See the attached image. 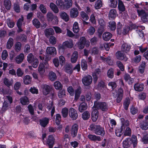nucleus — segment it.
I'll return each instance as SVG.
<instances>
[{"instance_id":"c03bdc74","label":"nucleus","mask_w":148,"mask_h":148,"mask_svg":"<svg viewBox=\"0 0 148 148\" xmlns=\"http://www.w3.org/2000/svg\"><path fill=\"white\" fill-rule=\"evenodd\" d=\"M49 78L51 81H54L57 78V76L56 73L53 72H50L49 74Z\"/></svg>"},{"instance_id":"4d7b16f0","label":"nucleus","mask_w":148,"mask_h":148,"mask_svg":"<svg viewBox=\"0 0 148 148\" xmlns=\"http://www.w3.org/2000/svg\"><path fill=\"white\" fill-rule=\"evenodd\" d=\"M69 110L66 108H64L62 109V116L64 118L66 117L68 114Z\"/></svg>"},{"instance_id":"58836bf2","label":"nucleus","mask_w":148,"mask_h":148,"mask_svg":"<svg viewBox=\"0 0 148 148\" xmlns=\"http://www.w3.org/2000/svg\"><path fill=\"white\" fill-rule=\"evenodd\" d=\"M131 139V141L132 143L134 148H135L137 145L138 140L136 136L134 135H132Z\"/></svg>"},{"instance_id":"e2e57ef3","label":"nucleus","mask_w":148,"mask_h":148,"mask_svg":"<svg viewBox=\"0 0 148 148\" xmlns=\"http://www.w3.org/2000/svg\"><path fill=\"white\" fill-rule=\"evenodd\" d=\"M107 75L110 78H112L114 77V70L113 69H110L108 71Z\"/></svg>"},{"instance_id":"79ce46f5","label":"nucleus","mask_w":148,"mask_h":148,"mask_svg":"<svg viewBox=\"0 0 148 148\" xmlns=\"http://www.w3.org/2000/svg\"><path fill=\"white\" fill-rule=\"evenodd\" d=\"M145 66V62H143L138 68V72L139 73L143 74L144 73Z\"/></svg>"},{"instance_id":"052dcab7","label":"nucleus","mask_w":148,"mask_h":148,"mask_svg":"<svg viewBox=\"0 0 148 148\" xmlns=\"http://www.w3.org/2000/svg\"><path fill=\"white\" fill-rule=\"evenodd\" d=\"M3 82L4 84L8 87H9L12 84V82L6 78H4Z\"/></svg>"},{"instance_id":"774afa93","label":"nucleus","mask_w":148,"mask_h":148,"mask_svg":"<svg viewBox=\"0 0 148 148\" xmlns=\"http://www.w3.org/2000/svg\"><path fill=\"white\" fill-rule=\"evenodd\" d=\"M95 32V28L92 26H90L87 30L88 33L90 35H92Z\"/></svg>"},{"instance_id":"09e8293b","label":"nucleus","mask_w":148,"mask_h":148,"mask_svg":"<svg viewBox=\"0 0 148 148\" xmlns=\"http://www.w3.org/2000/svg\"><path fill=\"white\" fill-rule=\"evenodd\" d=\"M50 7L53 11L55 13H57L59 12V10L57 6L53 3L50 4Z\"/></svg>"},{"instance_id":"49530a36","label":"nucleus","mask_w":148,"mask_h":148,"mask_svg":"<svg viewBox=\"0 0 148 148\" xmlns=\"http://www.w3.org/2000/svg\"><path fill=\"white\" fill-rule=\"evenodd\" d=\"M20 102L22 105H26L28 104L29 100L26 96H24L21 98Z\"/></svg>"},{"instance_id":"603ef678","label":"nucleus","mask_w":148,"mask_h":148,"mask_svg":"<svg viewBox=\"0 0 148 148\" xmlns=\"http://www.w3.org/2000/svg\"><path fill=\"white\" fill-rule=\"evenodd\" d=\"M90 117V114L88 111H85L82 114V118L84 120H88Z\"/></svg>"},{"instance_id":"aec40b11","label":"nucleus","mask_w":148,"mask_h":148,"mask_svg":"<svg viewBox=\"0 0 148 148\" xmlns=\"http://www.w3.org/2000/svg\"><path fill=\"white\" fill-rule=\"evenodd\" d=\"M49 119L47 117L42 118L39 120L40 125L43 127L46 126L49 123Z\"/></svg>"},{"instance_id":"2eb2a0df","label":"nucleus","mask_w":148,"mask_h":148,"mask_svg":"<svg viewBox=\"0 0 148 148\" xmlns=\"http://www.w3.org/2000/svg\"><path fill=\"white\" fill-rule=\"evenodd\" d=\"M54 139L52 135H49L48 138L47 143L49 145V148H52L53 145Z\"/></svg>"},{"instance_id":"338daca9","label":"nucleus","mask_w":148,"mask_h":148,"mask_svg":"<svg viewBox=\"0 0 148 148\" xmlns=\"http://www.w3.org/2000/svg\"><path fill=\"white\" fill-rule=\"evenodd\" d=\"M116 64L117 66L121 70L123 71L124 70V67L122 63L119 61L116 62Z\"/></svg>"},{"instance_id":"bb28decb","label":"nucleus","mask_w":148,"mask_h":148,"mask_svg":"<svg viewBox=\"0 0 148 148\" xmlns=\"http://www.w3.org/2000/svg\"><path fill=\"white\" fill-rule=\"evenodd\" d=\"M99 112L97 110H93L92 113V119L94 122L96 121L98 116Z\"/></svg>"},{"instance_id":"f8f14e48","label":"nucleus","mask_w":148,"mask_h":148,"mask_svg":"<svg viewBox=\"0 0 148 148\" xmlns=\"http://www.w3.org/2000/svg\"><path fill=\"white\" fill-rule=\"evenodd\" d=\"M78 130V126L77 124H74L72 127L71 134L73 137H75L77 135Z\"/></svg>"},{"instance_id":"6ab92c4d","label":"nucleus","mask_w":148,"mask_h":148,"mask_svg":"<svg viewBox=\"0 0 148 148\" xmlns=\"http://www.w3.org/2000/svg\"><path fill=\"white\" fill-rule=\"evenodd\" d=\"M47 18L48 21L56 22L57 20V18L56 16H54L51 12H48L47 14Z\"/></svg>"},{"instance_id":"dca6fc26","label":"nucleus","mask_w":148,"mask_h":148,"mask_svg":"<svg viewBox=\"0 0 148 148\" xmlns=\"http://www.w3.org/2000/svg\"><path fill=\"white\" fill-rule=\"evenodd\" d=\"M123 94V89L121 88H120L118 90V95L116 98V102L117 103H119L121 101Z\"/></svg>"},{"instance_id":"393cba45","label":"nucleus","mask_w":148,"mask_h":148,"mask_svg":"<svg viewBox=\"0 0 148 148\" xmlns=\"http://www.w3.org/2000/svg\"><path fill=\"white\" fill-rule=\"evenodd\" d=\"M144 85L142 84L137 83L134 86V88L136 91L140 92L143 90Z\"/></svg>"},{"instance_id":"4c0bfd02","label":"nucleus","mask_w":148,"mask_h":148,"mask_svg":"<svg viewBox=\"0 0 148 148\" xmlns=\"http://www.w3.org/2000/svg\"><path fill=\"white\" fill-rule=\"evenodd\" d=\"M81 92L82 88L80 86H78L75 90V99L76 100H77L78 99Z\"/></svg>"},{"instance_id":"bf43d9fd","label":"nucleus","mask_w":148,"mask_h":148,"mask_svg":"<svg viewBox=\"0 0 148 148\" xmlns=\"http://www.w3.org/2000/svg\"><path fill=\"white\" fill-rule=\"evenodd\" d=\"M110 3V6L112 8H115L117 7L118 2L117 0H109Z\"/></svg>"},{"instance_id":"de8ad7c7","label":"nucleus","mask_w":148,"mask_h":148,"mask_svg":"<svg viewBox=\"0 0 148 148\" xmlns=\"http://www.w3.org/2000/svg\"><path fill=\"white\" fill-rule=\"evenodd\" d=\"M56 3L61 9H65L64 3L62 0H57L56 1Z\"/></svg>"},{"instance_id":"e433bc0d","label":"nucleus","mask_w":148,"mask_h":148,"mask_svg":"<svg viewBox=\"0 0 148 148\" xmlns=\"http://www.w3.org/2000/svg\"><path fill=\"white\" fill-rule=\"evenodd\" d=\"M112 34L109 32H106L104 33L103 35V39L106 41L109 40L112 37Z\"/></svg>"},{"instance_id":"5701e85b","label":"nucleus","mask_w":148,"mask_h":148,"mask_svg":"<svg viewBox=\"0 0 148 148\" xmlns=\"http://www.w3.org/2000/svg\"><path fill=\"white\" fill-rule=\"evenodd\" d=\"M78 58V53L75 51L73 53L71 58V62L72 63H75L77 60Z\"/></svg>"},{"instance_id":"680f3d73","label":"nucleus","mask_w":148,"mask_h":148,"mask_svg":"<svg viewBox=\"0 0 148 148\" xmlns=\"http://www.w3.org/2000/svg\"><path fill=\"white\" fill-rule=\"evenodd\" d=\"M82 68L83 70L85 71L87 68V62L85 60H82L81 62Z\"/></svg>"},{"instance_id":"f3484780","label":"nucleus","mask_w":148,"mask_h":148,"mask_svg":"<svg viewBox=\"0 0 148 148\" xmlns=\"http://www.w3.org/2000/svg\"><path fill=\"white\" fill-rule=\"evenodd\" d=\"M47 54L52 56L56 54V48L54 47H48L46 49Z\"/></svg>"},{"instance_id":"4be33fe9","label":"nucleus","mask_w":148,"mask_h":148,"mask_svg":"<svg viewBox=\"0 0 148 148\" xmlns=\"http://www.w3.org/2000/svg\"><path fill=\"white\" fill-rule=\"evenodd\" d=\"M78 11L76 8H73L71 10L70 14L71 17L75 18L78 15Z\"/></svg>"},{"instance_id":"c756f323","label":"nucleus","mask_w":148,"mask_h":148,"mask_svg":"<svg viewBox=\"0 0 148 148\" xmlns=\"http://www.w3.org/2000/svg\"><path fill=\"white\" fill-rule=\"evenodd\" d=\"M130 141L131 139L130 138H127L124 140L123 142V148H128L131 144Z\"/></svg>"},{"instance_id":"423d86ee","label":"nucleus","mask_w":148,"mask_h":148,"mask_svg":"<svg viewBox=\"0 0 148 148\" xmlns=\"http://www.w3.org/2000/svg\"><path fill=\"white\" fill-rule=\"evenodd\" d=\"M69 115L73 120H76L78 117V114L77 111L73 108H70L69 110Z\"/></svg>"},{"instance_id":"412c9836","label":"nucleus","mask_w":148,"mask_h":148,"mask_svg":"<svg viewBox=\"0 0 148 148\" xmlns=\"http://www.w3.org/2000/svg\"><path fill=\"white\" fill-rule=\"evenodd\" d=\"M87 137L91 140L94 141H99L101 140L100 136H97L95 135L89 134L88 135Z\"/></svg>"},{"instance_id":"13d9d810","label":"nucleus","mask_w":148,"mask_h":148,"mask_svg":"<svg viewBox=\"0 0 148 148\" xmlns=\"http://www.w3.org/2000/svg\"><path fill=\"white\" fill-rule=\"evenodd\" d=\"M131 130L129 127H127L124 133L123 136H130L131 135Z\"/></svg>"},{"instance_id":"a19ab883","label":"nucleus","mask_w":148,"mask_h":148,"mask_svg":"<svg viewBox=\"0 0 148 148\" xmlns=\"http://www.w3.org/2000/svg\"><path fill=\"white\" fill-rule=\"evenodd\" d=\"M65 3H64L65 9H68L71 8L72 5V0H64Z\"/></svg>"},{"instance_id":"6e6d98bb","label":"nucleus","mask_w":148,"mask_h":148,"mask_svg":"<svg viewBox=\"0 0 148 148\" xmlns=\"http://www.w3.org/2000/svg\"><path fill=\"white\" fill-rule=\"evenodd\" d=\"M102 6V2L101 0H97L95 5V7L96 9H99Z\"/></svg>"},{"instance_id":"f03ea898","label":"nucleus","mask_w":148,"mask_h":148,"mask_svg":"<svg viewBox=\"0 0 148 148\" xmlns=\"http://www.w3.org/2000/svg\"><path fill=\"white\" fill-rule=\"evenodd\" d=\"M94 106L97 109L103 111H107L108 109V104L105 102L95 101L94 102Z\"/></svg>"},{"instance_id":"20e7f679","label":"nucleus","mask_w":148,"mask_h":148,"mask_svg":"<svg viewBox=\"0 0 148 148\" xmlns=\"http://www.w3.org/2000/svg\"><path fill=\"white\" fill-rule=\"evenodd\" d=\"M137 13L139 16L140 17L141 21L144 23H148V12L145 10H137Z\"/></svg>"},{"instance_id":"1a4fd4ad","label":"nucleus","mask_w":148,"mask_h":148,"mask_svg":"<svg viewBox=\"0 0 148 148\" xmlns=\"http://www.w3.org/2000/svg\"><path fill=\"white\" fill-rule=\"evenodd\" d=\"M116 56L117 58L119 60H124L125 61H126L128 60V58L126 57L125 55L120 51H118L116 52Z\"/></svg>"},{"instance_id":"864d4df0","label":"nucleus","mask_w":148,"mask_h":148,"mask_svg":"<svg viewBox=\"0 0 148 148\" xmlns=\"http://www.w3.org/2000/svg\"><path fill=\"white\" fill-rule=\"evenodd\" d=\"M54 86L55 89L57 90L61 89L62 88V86L61 84L58 81H56L54 83Z\"/></svg>"},{"instance_id":"ea45409f","label":"nucleus","mask_w":148,"mask_h":148,"mask_svg":"<svg viewBox=\"0 0 148 148\" xmlns=\"http://www.w3.org/2000/svg\"><path fill=\"white\" fill-rule=\"evenodd\" d=\"M118 8L120 11L123 12L125 11V6L123 2L120 0H119Z\"/></svg>"},{"instance_id":"72a5a7b5","label":"nucleus","mask_w":148,"mask_h":148,"mask_svg":"<svg viewBox=\"0 0 148 148\" xmlns=\"http://www.w3.org/2000/svg\"><path fill=\"white\" fill-rule=\"evenodd\" d=\"M45 34L47 37H49L52 36L54 33V30L51 28L46 29L45 31Z\"/></svg>"},{"instance_id":"7ed1b4c3","label":"nucleus","mask_w":148,"mask_h":148,"mask_svg":"<svg viewBox=\"0 0 148 148\" xmlns=\"http://www.w3.org/2000/svg\"><path fill=\"white\" fill-rule=\"evenodd\" d=\"M27 60L28 62L32 64L33 67L35 68L37 67L39 63L38 60L34 57L32 53H30L27 55Z\"/></svg>"},{"instance_id":"8fccbe9b","label":"nucleus","mask_w":148,"mask_h":148,"mask_svg":"<svg viewBox=\"0 0 148 148\" xmlns=\"http://www.w3.org/2000/svg\"><path fill=\"white\" fill-rule=\"evenodd\" d=\"M73 69L72 65L71 64L66 65L65 67V71L66 72L70 74H71L73 72Z\"/></svg>"},{"instance_id":"f704fd0d","label":"nucleus","mask_w":148,"mask_h":148,"mask_svg":"<svg viewBox=\"0 0 148 148\" xmlns=\"http://www.w3.org/2000/svg\"><path fill=\"white\" fill-rule=\"evenodd\" d=\"M87 108V104L84 102L81 103L78 107V110L79 112H82L86 110Z\"/></svg>"},{"instance_id":"b1692460","label":"nucleus","mask_w":148,"mask_h":148,"mask_svg":"<svg viewBox=\"0 0 148 148\" xmlns=\"http://www.w3.org/2000/svg\"><path fill=\"white\" fill-rule=\"evenodd\" d=\"M59 14L61 18L65 22H68L69 21V16L65 12H61L59 13Z\"/></svg>"},{"instance_id":"a878e982","label":"nucleus","mask_w":148,"mask_h":148,"mask_svg":"<svg viewBox=\"0 0 148 148\" xmlns=\"http://www.w3.org/2000/svg\"><path fill=\"white\" fill-rule=\"evenodd\" d=\"M24 59V55L23 53H20L15 58V61L17 63L19 64L22 62Z\"/></svg>"},{"instance_id":"a18cd8bd","label":"nucleus","mask_w":148,"mask_h":148,"mask_svg":"<svg viewBox=\"0 0 148 148\" xmlns=\"http://www.w3.org/2000/svg\"><path fill=\"white\" fill-rule=\"evenodd\" d=\"M14 44V40L12 38L10 37L7 42L6 47L7 49H10L13 46Z\"/></svg>"},{"instance_id":"3c124183","label":"nucleus","mask_w":148,"mask_h":148,"mask_svg":"<svg viewBox=\"0 0 148 148\" xmlns=\"http://www.w3.org/2000/svg\"><path fill=\"white\" fill-rule=\"evenodd\" d=\"M73 32L75 33H77L79 32V28L77 22H75L74 23L73 25Z\"/></svg>"},{"instance_id":"37998d69","label":"nucleus","mask_w":148,"mask_h":148,"mask_svg":"<svg viewBox=\"0 0 148 148\" xmlns=\"http://www.w3.org/2000/svg\"><path fill=\"white\" fill-rule=\"evenodd\" d=\"M4 5L6 9L8 10H10L11 5L10 0H4Z\"/></svg>"},{"instance_id":"69168bd1","label":"nucleus","mask_w":148,"mask_h":148,"mask_svg":"<svg viewBox=\"0 0 148 148\" xmlns=\"http://www.w3.org/2000/svg\"><path fill=\"white\" fill-rule=\"evenodd\" d=\"M81 17L84 20L87 21L89 19V17L87 14L84 11L81 12Z\"/></svg>"},{"instance_id":"c85d7f7f","label":"nucleus","mask_w":148,"mask_h":148,"mask_svg":"<svg viewBox=\"0 0 148 148\" xmlns=\"http://www.w3.org/2000/svg\"><path fill=\"white\" fill-rule=\"evenodd\" d=\"M32 78L29 75H26L23 78V82L24 84L28 85L31 82Z\"/></svg>"},{"instance_id":"9d476101","label":"nucleus","mask_w":148,"mask_h":148,"mask_svg":"<svg viewBox=\"0 0 148 148\" xmlns=\"http://www.w3.org/2000/svg\"><path fill=\"white\" fill-rule=\"evenodd\" d=\"M101 75L100 69H96L94 72L92 74V76L93 78V82L94 83H95L98 79L99 77H100Z\"/></svg>"},{"instance_id":"c9c22d12","label":"nucleus","mask_w":148,"mask_h":148,"mask_svg":"<svg viewBox=\"0 0 148 148\" xmlns=\"http://www.w3.org/2000/svg\"><path fill=\"white\" fill-rule=\"evenodd\" d=\"M45 65L44 64L40 63L39 66L38 71L40 74L41 75H43L45 72L44 68L45 67Z\"/></svg>"},{"instance_id":"4468645a","label":"nucleus","mask_w":148,"mask_h":148,"mask_svg":"<svg viewBox=\"0 0 148 148\" xmlns=\"http://www.w3.org/2000/svg\"><path fill=\"white\" fill-rule=\"evenodd\" d=\"M130 48L131 46L130 45L127 43H124L122 45L121 49L122 52L127 53L129 52Z\"/></svg>"},{"instance_id":"39448f33","label":"nucleus","mask_w":148,"mask_h":148,"mask_svg":"<svg viewBox=\"0 0 148 148\" xmlns=\"http://www.w3.org/2000/svg\"><path fill=\"white\" fill-rule=\"evenodd\" d=\"M90 42L89 40H87L84 37H82L78 42V46L79 49H83L85 45L87 47L90 45Z\"/></svg>"},{"instance_id":"cd10ccee","label":"nucleus","mask_w":148,"mask_h":148,"mask_svg":"<svg viewBox=\"0 0 148 148\" xmlns=\"http://www.w3.org/2000/svg\"><path fill=\"white\" fill-rule=\"evenodd\" d=\"M125 129L123 124H122L120 128H117L115 130L116 135L118 137H120L122 134V131Z\"/></svg>"},{"instance_id":"9b49d317","label":"nucleus","mask_w":148,"mask_h":148,"mask_svg":"<svg viewBox=\"0 0 148 148\" xmlns=\"http://www.w3.org/2000/svg\"><path fill=\"white\" fill-rule=\"evenodd\" d=\"M41 88L43 95H47L50 93V87L49 85L47 84L42 85Z\"/></svg>"},{"instance_id":"6e6552de","label":"nucleus","mask_w":148,"mask_h":148,"mask_svg":"<svg viewBox=\"0 0 148 148\" xmlns=\"http://www.w3.org/2000/svg\"><path fill=\"white\" fill-rule=\"evenodd\" d=\"M49 103L47 101V104L46 105V108L49 110H51V116H52L55 112V107L54 106L52 101H49Z\"/></svg>"},{"instance_id":"0e129e2a","label":"nucleus","mask_w":148,"mask_h":148,"mask_svg":"<svg viewBox=\"0 0 148 148\" xmlns=\"http://www.w3.org/2000/svg\"><path fill=\"white\" fill-rule=\"evenodd\" d=\"M15 50L16 52H18L21 50V44L20 42H17L15 44Z\"/></svg>"},{"instance_id":"473e14b6","label":"nucleus","mask_w":148,"mask_h":148,"mask_svg":"<svg viewBox=\"0 0 148 148\" xmlns=\"http://www.w3.org/2000/svg\"><path fill=\"white\" fill-rule=\"evenodd\" d=\"M117 12L116 10L115 9H111L109 12L108 16L109 18L112 19H114L116 15Z\"/></svg>"},{"instance_id":"f257e3e1","label":"nucleus","mask_w":148,"mask_h":148,"mask_svg":"<svg viewBox=\"0 0 148 148\" xmlns=\"http://www.w3.org/2000/svg\"><path fill=\"white\" fill-rule=\"evenodd\" d=\"M90 130L93 131L94 133L97 135L103 136L105 134V132L104 128L100 125L92 124L90 126Z\"/></svg>"},{"instance_id":"2f4dec72","label":"nucleus","mask_w":148,"mask_h":148,"mask_svg":"<svg viewBox=\"0 0 148 148\" xmlns=\"http://www.w3.org/2000/svg\"><path fill=\"white\" fill-rule=\"evenodd\" d=\"M139 125L142 130H146L148 129V124L145 120L141 121L139 123Z\"/></svg>"},{"instance_id":"a211bd4d","label":"nucleus","mask_w":148,"mask_h":148,"mask_svg":"<svg viewBox=\"0 0 148 148\" xmlns=\"http://www.w3.org/2000/svg\"><path fill=\"white\" fill-rule=\"evenodd\" d=\"M62 45L63 47L66 49L67 48H71L73 47V44L72 40H69L64 42Z\"/></svg>"},{"instance_id":"ddd939ff","label":"nucleus","mask_w":148,"mask_h":148,"mask_svg":"<svg viewBox=\"0 0 148 148\" xmlns=\"http://www.w3.org/2000/svg\"><path fill=\"white\" fill-rule=\"evenodd\" d=\"M11 104L9 102L5 101L3 103V105L1 110V113L5 112L6 111L10 108Z\"/></svg>"},{"instance_id":"7c9ffc66","label":"nucleus","mask_w":148,"mask_h":148,"mask_svg":"<svg viewBox=\"0 0 148 148\" xmlns=\"http://www.w3.org/2000/svg\"><path fill=\"white\" fill-rule=\"evenodd\" d=\"M108 29L112 31H114L116 28V25L115 22L113 21H111L108 22Z\"/></svg>"},{"instance_id":"5fc2aeb1","label":"nucleus","mask_w":148,"mask_h":148,"mask_svg":"<svg viewBox=\"0 0 148 148\" xmlns=\"http://www.w3.org/2000/svg\"><path fill=\"white\" fill-rule=\"evenodd\" d=\"M32 23L34 26L37 28H39L40 26V22L36 18H34L33 20Z\"/></svg>"},{"instance_id":"0eeeda50","label":"nucleus","mask_w":148,"mask_h":148,"mask_svg":"<svg viewBox=\"0 0 148 148\" xmlns=\"http://www.w3.org/2000/svg\"><path fill=\"white\" fill-rule=\"evenodd\" d=\"M92 82V78L90 75H88L84 77L82 79L83 84L85 86H88L91 84Z\"/></svg>"}]
</instances>
